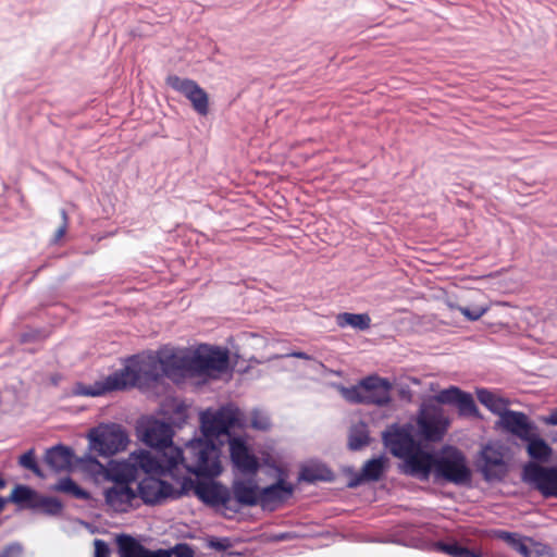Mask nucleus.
Returning <instances> with one entry per match:
<instances>
[{
	"mask_svg": "<svg viewBox=\"0 0 557 557\" xmlns=\"http://www.w3.org/2000/svg\"><path fill=\"white\" fill-rule=\"evenodd\" d=\"M162 366L157 354H143L127 358L125 366L91 385L77 384L74 394L97 397L109 392L137 387L148 391L162 381Z\"/></svg>",
	"mask_w": 557,
	"mask_h": 557,
	"instance_id": "obj_1",
	"label": "nucleus"
},
{
	"mask_svg": "<svg viewBox=\"0 0 557 557\" xmlns=\"http://www.w3.org/2000/svg\"><path fill=\"white\" fill-rule=\"evenodd\" d=\"M169 467L180 468L198 478H214L222 472L221 449L212 440L194 438L186 443L184 449L170 448Z\"/></svg>",
	"mask_w": 557,
	"mask_h": 557,
	"instance_id": "obj_2",
	"label": "nucleus"
},
{
	"mask_svg": "<svg viewBox=\"0 0 557 557\" xmlns=\"http://www.w3.org/2000/svg\"><path fill=\"white\" fill-rule=\"evenodd\" d=\"M89 449L102 457H111L124 450L129 442L124 429L116 423L101 424L88 434Z\"/></svg>",
	"mask_w": 557,
	"mask_h": 557,
	"instance_id": "obj_3",
	"label": "nucleus"
},
{
	"mask_svg": "<svg viewBox=\"0 0 557 557\" xmlns=\"http://www.w3.org/2000/svg\"><path fill=\"white\" fill-rule=\"evenodd\" d=\"M191 364L194 375L218 376L227 371L230 354L226 348L210 345H199L191 350Z\"/></svg>",
	"mask_w": 557,
	"mask_h": 557,
	"instance_id": "obj_4",
	"label": "nucleus"
},
{
	"mask_svg": "<svg viewBox=\"0 0 557 557\" xmlns=\"http://www.w3.org/2000/svg\"><path fill=\"white\" fill-rule=\"evenodd\" d=\"M434 474L456 485H466L471 481V470L465 455L454 447L444 449L442 455L436 457Z\"/></svg>",
	"mask_w": 557,
	"mask_h": 557,
	"instance_id": "obj_5",
	"label": "nucleus"
},
{
	"mask_svg": "<svg viewBox=\"0 0 557 557\" xmlns=\"http://www.w3.org/2000/svg\"><path fill=\"white\" fill-rule=\"evenodd\" d=\"M239 411L233 406H225L215 411H206L201 414V431L210 440L226 436L232 438L230 430L239 423Z\"/></svg>",
	"mask_w": 557,
	"mask_h": 557,
	"instance_id": "obj_6",
	"label": "nucleus"
},
{
	"mask_svg": "<svg viewBox=\"0 0 557 557\" xmlns=\"http://www.w3.org/2000/svg\"><path fill=\"white\" fill-rule=\"evenodd\" d=\"M180 487H174L171 483L156 476L143 479L138 485L139 494L145 504H158L165 498H177L191 486L190 478L177 480Z\"/></svg>",
	"mask_w": 557,
	"mask_h": 557,
	"instance_id": "obj_7",
	"label": "nucleus"
},
{
	"mask_svg": "<svg viewBox=\"0 0 557 557\" xmlns=\"http://www.w3.org/2000/svg\"><path fill=\"white\" fill-rule=\"evenodd\" d=\"M157 357L162 366V379L180 382L193 376L191 350L164 347L157 351Z\"/></svg>",
	"mask_w": 557,
	"mask_h": 557,
	"instance_id": "obj_8",
	"label": "nucleus"
},
{
	"mask_svg": "<svg viewBox=\"0 0 557 557\" xmlns=\"http://www.w3.org/2000/svg\"><path fill=\"white\" fill-rule=\"evenodd\" d=\"M417 424L421 434L429 441H441L450 421L442 408L435 405H423L419 411Z\"/></svg>",
	"mask_w": 557,
	"mask_h": 557,
	"instance_id": "obj_9",
	"label": "nucleus"
},
{
	"mask_svg": "<svg viewBox=\"0 0 557 557\" xmlns=\"http://www.w3.org/2000/svg\"><path fill=\"white\" fill-rule=\"evenodd\" d=\"M171 455V453L165 454L159 450H156L154 454L146 450L133 453L132 460L134 461L136 474L138 475V471L141 470L143 472L148 474V476L170 475L175 479V467H169V460Z\"/></svg>",
	"mask_w": 557,
	"mask_h": 557,
	"instance_id": "obj_10",
	"label": "nucleus"
},
{
	"mask_svg": "<svg viewBox=\"0 0 557 557\" xmlns=\"http://www.w3.org/2000/svg\"><path fill=\"white\" fill-rule=\"evenodd\" d=\"M523 479L544 497H557V467L529 463L523 469Z\"/></svg>",
	"mask_w": 557,
	"mask_h": 557,
	"instance_id": "obj_11",
	"label": "nucleus"
},
{
	"mask_svg": "<svg viewBox=\"0 0 557 557\" xmlns=\"http://www.w3.org/2000/svg\"><path fill=\"white\" fill-rule=\"evenodd\" d=\"M166 85L175 91L184 95L191 103L194 110L200 115H207L209 111L208 94L195 81L177 75H169Z\"/></svg>",
	"mask_w": 557,
	"mask_h": 557,
	"instance_id": "obj_12",
	"label": "nucleus"
},
{
	"mask_svg": "<svg viewBox=\"0 0 557 557\" xmlns=\"http://www.w3.org/2000/svg\"><path fill=\"white\" fill-rule=\"evenodd\" d=\"M411 431V425L394 424L383 433L384 444L395 457L405 459L419 446Z\"/></svg>",
	"mask_w": 557,
	"mask_h": 557,
	"instance_id": "obj_13",
	"label": "nucleus"
},
{
	"mask_svg": "<svg viewBox=\"0 0 557 557\" xmlns=\"http://www.w3.org/2000/svg\"><path fill=\"white\" fill-rule=\"evenodd\" d=\"M173 429L169 423L152 420L145 426L143 441L154 450L170 454V448L175 447L173 445Z\"/></svg>",
	"mask_w": 557,
	"mask_h": 557,
	"instance_id": "obj_14",
	"label": "nucleus"
},
{
	"mask_svg": "<svg viewBox=\"0 0 557 557\" xmlns=\"http://www.w3.org/2000/svg\"><path fill=\"white\" fill-rule=\"evenodd\" d=\"M90 466L104 472L106 478L114 484H128L137 479L136 469L132 455L127 460L110 461L108 467L102 466L96 458H88Z\"/></svg>",
	"mask_w": 557,
	"mask_h": 557,
	"instance_id": "obj_15",
	"label": "nucleus"
},
{
	"mask_svg": "<svg viewBox=\"0 0 557 557\" xmlns=\"http://www.w3.org/2000/svg\"><path fill=\"white\" fill-rule=\"evenodd\" d=\"M361 385L366 389L367 405L387 406L391 400V391L393 385L388 379L377 375H369L361 380Z\"/></svg>",
	"mask_w": 557,
	"mask_h": 557,
	"instance_id": "obj_16",
	"label": "nucleus"
},
{
	"mask_svg": "<svg viewBox=\"0 0 557 557\" xmlns=\"http://www.w3.org/2000/svg\"><path fill=\"white\" fill-rule=\"evenodd\" d=\"M228 444L231 460L234 467L243 473H256L259 468V462L256 456L249 451L246 442L242 437H232Z\"/></svg>",
	"mask_w": 557,
	"mask_h": 557,
	"instance_id": "obj_17",
	"label": "nucleus"
},
{
	"mask_svg": "<svg viewBox=\"0 0 557 557\" xmlns=\"http://www.w3.org/2000/svg\"><path fill=\"white\" fill-rule=\"evenodd\" d=\"M293 493L294 486L280 479L274 484L260 488V506L265 510H274L292 497Z\"/></svg>",
	"mask_w": 557,
	"mask_h": 557,
	"instance_id": "obj_18",
	"label": "nucleus"
},
{
	"mask_svg": "<svg viewBox=\"0 0 557 557\" xmlns=\"http://www.w3.org/2000/svg\"><path fill=\"white\" fill-rule=\"evenodd\" d=\"M135 499L136 493L128 484H113L104 491L106 505L115 512H127Z\"/></svg>",
	"mask_w": 557,
	"mask_h": 557,
	"instance_id": "obj_19",
	"label": "nucleus"
},
{
	"mask_svg": "<svg viewBox=\"0 0 557 557\" xmlns=\"http://www.w3.org/2000/svg\"><path fill=\"white\" fill-rule=\"evenodd\" d=\"M195 494L203 503L211 506L226 507L231 500V492L218 482H199L195 486Z\"/></svg>",
	"mask_w": 557,
	"mask_h": 557,
	"instance_id": "obj_20",
	"label": "nucleus"
},
{
	"mask_svg": "<svg viewBox=\"0 0 557 557\" xmlns=\"http://www.w3.org/2000/svg\"><path fill=\"white\" fill-rule=\"evenodd\" d=\"M482 473L487 481L502 480L507 473V466L504 461L503 454L487 445L482 450Z\"/></svg>",
	"mask_w": 557,
	"mask_h": 557,
	"instance_id": "obj_21",
	"label": "nucleus"
},
{
	"mask_svg": "<svg viewBox=\"0 0 557 557\" xmlns=\"http://www.w3.org/2000/svg\"><path fill=\"white\" fill-rule=\"evenodd\" d=\"M408 472L420 479H428L431 470L435 471V460L430 453L423 451L420 445L405 459Z\"/></svg>",
	"mask_w": 557,
	"mask_h": 557,
	"instance_id": "obj_22",
	"label": "nucleus"
},
{
	"mask_svg": "<svg viewBox=\"0 0 557 557\" xmlns=\"http://www.w3.org/2000/svg\"><path fill=\"white\" fill-rule=\"evenodd\" d=\"M499 424L507 432L520 437L521 440H530V433L533 428L523 412L507 409L499 417Z\"/></svg>",
	"mask_w": 557,
	"mask_h": 557,
	"instance_id": "obj_23",
	"label": "nucleus"
},
{
	"mask_svg": "<svg viewBox=\"0 0 557 557\" xmlns=\"http://www.w3.org/2000/svg\"><path fill=\"white\" fill-rule=\"evenodd\" d=\"M234 499L242 507L260 505V487L253 480H236L232 485Z\"/></svg>",
	"mask_w": 557,
	"mask_h": 557,
	"instance_id": "obj_24",
	"label": "nucleus"
},
{
	"mask_svg": "<svg viewBox=\"0 0 557 557\" xmlns=\"http://www.w3.org/2000/svg\"><path fill=\"white\" fill-rule=\"evenodd\" d=\"M74 454L70 447L57 445L46 451L45 461L54 471L69 470L73 465Z\"/></svg>",
	"mask_w": 557,
	"mask_h": 557,
	"instance_id": "obj_25",
	"label": "nucleus"
},
{
	"mask_svg": "<svg viewBox=\"0 0 557 557\" xmlns=\"http://www.w3.org/2000/svg\"><path fill=\"white\" fill-rule=\"evenodd\" d=\"M383 469L384 459L382 457L370 459L362 467L361 473L357 474L349 481L348 486H358L363 481H377L383 473Z\"/></svg>",
	"mask_w": 557,
	"mask_h": 557,
	"instance_id": "obj_26",
	"label": "nucleus"
},
{
	"mask_svg": "<svg viewBox=\"0 0 557 557\" xmlns=\"http://www.w3.org/2000/svg\"><path fill=\"white\" fill-rule=\"evenodd\" d=\"M478 400L485 406L491 412L502 416L507 410V403L505 399L496 396L485 388L476 389Z\"/></svg>",
	"mask_w": 557,
	"mask_h": 557,
	"instance_id": "obj_27",
	"label": "nucleus"
},
{
	"mask_svg": "<svg viewBox=\"0 0 557 557\" xmlns=\"http://www.w3.org/2000/svg\"><path fill=\"white\" fill-rule=\"evenodd\" d=\"M336 322L341 327L351 326L356 330H367L370 327L371 319L367 313H339L336 317Z\"/></svg>",
	"mask_w": 557,
	"mask_h": 557,
	"instance_id": "obj_28",
	"label": "nucleus"
},
{
	"mask_svg": "<svg viewBox=\"0 0 557 557\" xmlns=\"http://www.w3.org/2000/svg\"><path fill=\"white\" fill-rule=\"evenodd\" d=\"M299 479L308 483H314L317 481H330L332 479V472L322 465H311L301 469Z\"/></svg>",
	"mask_w": 557,
	"mask_h": 557,
	"instance_id": "obj_29",
	"label": "nucleus"
},
{
	"mask_svg": "<svg viewBox=\"0 0 557 557\" xmlns=\"http://www.w3.org/2000/svg\"><path fill=\"white\" fill-rule=\"evenodd\" d=\"M120 557H141L145 547L131 535H120L117 537Z\"/></svg>",
	"mask_w": 557,
	"mask_h": 557,
	"instance_id": "obj_30",
	"label": "nucleus"
},
{
	"mask_svg": "<svg viewBox=\"0 0 557 557\" xmlns=\"http://www.w3.org/2000/svg\"><path fill=\"white\" fill-rule=\"evenodd\" d=\"M37 495L38 494L34 490L26 485H16L13 488L9 500L18 506L32 509V504L36 502Z\"/></svg>",
	"mask_w": 557,
	"mask_h": 557,
	"instance_id": "obj_31",
	"label": "nucleus"
},
{
	"mask_svg": "<svg viewBox=\"0 0 557 557\" xmlns=\"http://www.w3.org/2000/svg\"><path fill=\"white\" fill-rule=\"evenodd\" d=\"M368 426L359 422L351 426L349 432L348 446L351 450H358L369 444Z\"/></svg>",
	"mask_w": 557,
	"mask_h": 557,
	"instance_id": "obj_32",
	"label": "nucleus"
},
{
	"mask_svg": "<svg viewBox=\"0 0 557 557\" xmlns=\"http://www.w3.org/2000/svg\"><path fill=\"white\" fill-rule=\"evenodd\" d=\"M52 491L67 494L76 499H88L89 494L79 487L71 478H62L52 486Z\"/></svg>",
	"mask_w": 557,
	"mask_h": 557,
	"instance_id": "obj_33",
	"label": "nucleus"
},
{
	"mask_svg": "<svg viewBox=\"0 0 557 557\" xmlns=\"http://www.w3.org/2000/svg\"><path fill=\"white\" fill-rule=\"evenodd\" d=\"M495 536L502 541H504L507 545H509L512 549L518 552L521 556L525 552L527 542L531 539L524 537L519 533L508 532V531H496Z\"/></svg>",
	"mask_w": 557,
	"mask_h": 557,
	"instance_id": "obj_34",
	"label": "nucleus"
},
{
	"mask_svg": "<svg viewBox=\"0 0 557 557\" xmlns=\"http://www.w3.org/2000/svg\"><path fill=\"white\" fill-rule=\"evenodd\" d=\"M32 509L48 515H58L62 511V504L54 497L37 495L36 502L32 504Z\"/></svg>",
	"mask_w": 557,
	"mask_h": 557,
	"instance_id": "obj_35",
	"label": "nucleus"
},
{
	"mask_svg": "<svg viewBox=\"0 0 557 557\" xmlns=\"http://www.w3.org/2000/svg\"><path fill=\"white\" fill-rule=\"evenodd\" d=\"M527 441L529 442L528 453L533 459L546 460L549 458L552 454V448L544 440L539 437L532 438L530 436V440Z\"/></svg>",
	"mask_w": 557,
	"mask_h": 557,
	"instance_id": "obj_36",
	"label": "nucleus"
},
{
	"mask_svg": "<svg viewBox=\"0 0 557 557\" xmlns=\"http://www.w3.org/2000/svg\"><path fill=\"white\" fill-rule=\"evenodd\" d=\"M458 408V413L461 417H480L478 407L474 403V399L470 393L462 392L459 398L455 404Z\"/></svg>",
	"mask_w": 557,
	"mask_h": 557,
	"instance_id": "obj_37",
	"label": "nucleus"
},
{
	"mask_svg": "<svg viewBox=\"0 0 557 557\" xmlns=\"http://www.w3.org/2000/svg\"><path fill=\"white\" fill-rule=\"evenodd\" d=\"M342 396L351 404H363L367 405L366 389L361 385V380L357 385L350 387L341 388Z\"/></svg>",
	"mask_w": 557,
	"mask_h": 557,
	"instance_id": "obj_38",
	"label": "nucleus"
},
{
	"mask_svg": "<svg viewBox=\"0 0 557 557\" xmlns=\"http://www.w3.org/2000/svg\"><path fill=\"white\" fill-rule=\"evenodd\" d=\"M458 311L469 321H478L490 309L486 304H473L471 306L457 307Z\"/></svg>",
	"mask_w": 557,
	"mask_h": 557,
	"instance_id": "obj_39",
	"label": "nucleus"
},
{
	"mask_svg": "<svg viewBox=\"0 0 557 557\" xmlns=\"http://www.w3.org/2000/svg\"><path fill=\"white\" fill-rule=\"evenodd\" d=\"M463 391L457 386H450L448 388L440 391L435 396L434 400L438 404L455 405L457 398L460 397Z\"/></svg>",
	"mask_w": 557,
	"mask_h": 557,
	"instance_id": "obj_40",
	"label": "nucleus"
},
{
	"mask_svg": "<svg viewBox=\"0 0 557 557\" xmlns=\"http://www.w3.org/2000/svg\"><path fill=\"white\" fill-rule=\"evenodd\" d=\"M529 542L530 545H527L525 552L522 554L523 557H554L548 546L535 543L532 540Z\"/></svg>",
	"mask_w": 557,
	"mask_h": 557,
	"instance_id": "obj_41",
	"label": "nucleus"
},
{
	"mask_svg": "<svg viewBox=\"0 0 557 557\" xmlns=\"http://www.w3.org/2000/svg\"><path fill=\"white\" fill-rule=\"evenodd\" d=\"M18 463L27 469V470H30L32 472H34L37 476H40L42 478L44 474L40 470V468L38 467L37 465V461L35 459V454H34V450L33 449H29L28 451L24 453L20 459H18Z\"/></svg>",
	"mask_w": 557,
	"mask_h": 557,
	"instance_id": "obj_42",
	"label": "nucleus"
},
{
	"mask_svg": "<svg viewBox=\"0 0 557 557\" xmlns=\"http://www.w3.org/2000/svg\"><path fill=\"white\" fill-rule=\"evenodd\" d=\"M171 554L175 555V557H194L195 552L189 544L178 543L171 549Z\"/></svg>",
	"mask_w": 557,
	"mask_h": 557,
	"instance_id": "obj_43",
	"label": "nucleus"
},
{
	"mask_svg": "<svg viewBox=\"0 0 557 557\" xmlns=\"http://www.w3.org/2000/svg\"><path fill=\"white\" fill-rule=\"evenodd\" d=\"M437 547L440 550L446 553L447 555H449L451 557H460V554H461L462 549L465 548L463 546H460L457 543H448V544L438 543Z\"/></svg>",
	"mask_w": 557,
	"mask_h": 557,
	"instance_id": "obj_44",
	"label": "nucleus"
},
{
	"mask_svg": "<svg viewBox=\"0 0 557 557\" xmlns=\"http://www.w3.org/2000/svg\"><path fill=\"white\" fill-rule=\"evenodd\" d=\"M251 424L257 430H268L271 425L269 418L259 412H253Z\"/></svg>",
	"mask_w": 557,
	"mask_h": 557,
	"instance_id": "obj_45",
	"label": "nucleus"
},
{
	"mask_svg": "<svg viewBox=\"0 0 557 557\" xmlns=\"http://www.w3.org/2000/svg\"><path fill=\"white\" fill-rule=\"evenodd\" d=\"M60 214H61V218H62V223L58 227V230L55 231L53 243H58L64 236V234H65V232L67 230V225H69V218H67L66 211L64 209H62L60 211Z\"/></svg>",
	"mask_w": 557,
	"mask_h": 557,
	"instance_id": "obj_46",
	"label": "nucleus"
},
{
	"mask_svg": "<svg viewBox=\"0 0 557 557\" xmlns=\"http://www.w3.org/2000/svg\"><path fill=\"white\" fill-rule=\"evenodd\" d=\"M209 547L223 552L231 547V541L227 537L216 539L213 537L208 543Z\"/></svg>",
	"mask_w": 557,
	"mask_h": 557,
	"instance_id": "obj_47",
	"label": "nucleus"
},
{
	"mask_svg": "<svg viewBox=\"0 0 557 557\" xmlns=\"http://www.w3.org/2000/svg\"><path fill=\"white\" fill-rule=\"evenodd\" d=\"M95 545V557H109L110 549L108 544L103 540L96 539Z\"/></svg>",
	"mask_w": 557,
	"mask_h": 557,
	"instance_id": "obj_48",
	"label": "nucleus"
},
{
	"mask_svg": "<svg viewBox=\"0 0 557 557\" xmlns=\"http://www.w3.org/2000/svg\"><path fill=\"white\" fill-rule=\"evenodd\" d=\"M21 554L22 547L18 544H11L0 553V557H21Z\"/></svg>",
	"mask_w": 557,
	"mask_h": 557,
	"instance_id": "obj_49",
	"label": "nucleus"
},
{
	"mask_svg": "<svg viewBox=\"0 0 557 557\" xmlns=\"http://www.w3.org/2000/svg\"><path fill=\"white\" fill-rule=\"evenodd\" d=\"M141 557H170V552L163 549L151 552L146 548Z\"/></svg>",
	"mask_w": 557,
	"mask_h": 557,
	"instance_id": "obj_50",
	"label": "nucleus"
},
{
	"mask_svg": "<svg viewBox=\"0 0 557 557\" xmlns=\"http://www.w3.org/2000/svg\"><path fill=\"white\" fill-rule=\"evenodd\" d=\"M547 424L557 425V409L544 419Z\"/></svg>",
	"mask_w": 557,
	"mask_h": 557,
	"instance_id": "obj_51",
	"label": "nucleus"
},
{
	"mask_svg": "<svg viewBox=\"0 0 557 557\" xmlns=\"http://www.w3.org/2000/svg\"><path fill=\"white\" fill-rule=\"evenodd\" d=\"M288 356L299 358V359H305V360L311 359V357L304 351H294V352L289 354Z\"/></svg>",
	"mask_w": 557,
	"mask_h": 557,
	"instance_id": "obj_52",
	"label": "nucleus"
},
{
	"mask_svg": "<svg viewBox=\"0 0 557 557\" xmlns=\"http://www.w3.org/2000/svg\"><path fill=\"white\" fill-rule=\"evenodd\" d=\"M460 557H481V555L465 547L460 554Z\"/></svg>",
	"mask_w": 557,
	"mask_h": 557,
	"instance_id": "obj_53",
	"label": "nucleus"
},
{
	"mask_svg": "<svg viewBox=\"0 0 557 557\" xmlns=\"http://www.w3.org/2000/svg\"><path fill=\"white\" fill-rule=\"evenodd\" d=\"M446 305H447V307H448L449 309H456V310H458V308H457V307H460L459 305H456L454 301H451V300H449V299L446 301Z\"/></svg>",
	"mask_w": 557,
	"mask_h": 557,
	"instance_id": "obj_54",
	"label": "nucleus"
},
{
	"mask_svg": "<svg viewBox=\"0 0 557 557\" xmlns=\"http://www.w3.org/2000/svg\"><path fill=\"white\" fill-rule=\"evenodd\" d=\"M3 506H4V500L0 497V511L2 510Z\"/></svg>",
	"mask_w": 557,
	"mask_h": 557,
	"instance_id": "obj_55",
	"label": "nucleus"
}]
</instances>
